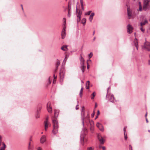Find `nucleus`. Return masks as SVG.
<instances>
[{
	"instance_id": "1",
	"label": "nucleus",
	"mask_w": 150,
	"mask_h": 150,
	"mask_svg": "<svg viewBox=\"0 0 150 150\" xmlns=\"http://www.w3.org/2000/svg\"><path fill=\"white\" fill-rule=\"evenodd\" d=\"M52 123L53 127V129L52 130V133L54 134H56L58 131V123L57 120L56 119L53 118Z\"/></svg>"
},
{
	"instance_id": "2",
	"label": "nucleus",
	"mask_w": 150,
	"mask_h": 150,
	"mask_svg": "<svg viewBox=\"0 0 150 150\" xmlns=\"http://www.w3.org/2000/svg\"><path fill=\"white\" fill-rule=\"evenodd\" d=\"M81 116L82 117V123L83 125L85 122L86 123H88L89 122V115L88 114L86 117H84V107H82L81 111Z\"/></svg>"
},
{
	"instance_id": "3",
	"label": "nucleus",
	"mask_w": 150,
	"mask_h": 150,
	"mask_svg": "<svg viewBox=\"0 0 150 150\" xmlns=\"http://www.w3.org/2000/svg\"><path fill=\"white\" fill-rule=\"evenodd\" d=\"M150 8V0H144V5L143 6V9L146 10L147 9Z\"/></svg>"
},
{
	"instance_id": "4",
	"label": "nucleus",
	"mask_w": 150,
	"mask_h": 150,
	"mask_svg": "<svg viewBox=\"0 0 150 150\" xmlns=\"http://www.w3.org/2000/svg\"><path fill=\"white\" fill-rule=\"evenodd\" d=\"M6 147V145L2 142V137L0 136V150H5Z\"/></svg>"
},
{
	"instance_id": "5",
	"label": "nucleus",
	"mask_w": 150,
	"mask_h": 150,
	"mask_svg": "<svg viewBox=\"0 0 150 150\" xmlns=\"http://www.w3.org/2000/svg\"><path fill=\"white\" fill-rule=\"evenodd\" d=\"M143 48L145 49L146 50L150 51V42H146L144 45Z\"/></svg>"
},
{
	"instance_id": "6",
	"label": "nucleus",
	"mask_w": 150,
	"mask_h": 150,
	"mask_svg": "<svg viewBox=\"0 0 150 150\" xmlns=\"http://www.w3.org/2000/svg\"><path fill=\"white\" fill-rule=\"evenodd\" d=\"M45 129V131H47V129L49 126H50L51 124L48 122V118L46 119V120L44 122Z\"/></svg>"
},
{
	"instance_id": "7",
	"label": "nucleus",
	"mask_w": 150,
	"mask_h": 150,
	"mask_svg": "<svg viewBox=\"0 0 150 150\" xmlns=\"http://www.w3.org/2000/svg\"><path fill=\"white\" fill-rule=\"evenodd\" d=\"M33 142L31 138L30 139L29 142L28 143V150H33V146L32 145Z\"/></svg>"
},
{
	"instance_id": "8",
	"label": "nucleus",
	"mask_w": 150,
	"mask_h": 150,
	"mask_svg": "<svg viewBox=\"0 0 150 150\" xmlns=\"http://www.w3.org/2000/svg\"><path fill=\"white\" fill-rule=\"evenodd\" d=\"M133 27L130 24H129L127 27V30L128 33L129 34L131 33L132 32Z\"/></svg>"
},
{
	"instance_id": "9",
	"label": "nucleus",
	"mask_w": 150,
	"mask_h": 150,
	"mask_svg": "<svg viewBox=\"0 0 150 150\" xmlns=\"http://www.w3.org/2000/svg\"><path fill=\"white\" fill-rule=\"evenodd\" d=\"M81 61L82 62L81 64V65L82 66V71L83 72L84 71V69L86 68V66H84V59L82 57H81Z\"/></svg>"
},
{
	"instance_id": "10",
	"label": "nucleus",
	"mask_w": 150,
	"mask_h": 150,
	"mask_svg": "<svg viewBox=\"0 0 150 150\" xmlns=\"http://www.w3.org/2000/svg\"><path fill=\"white\" fill-rule=\"evenodd\" d=\"M97 127L102 132L104 131V128L103 125L99 122H97L96 124Z\"/></svg>"
},
{
	"instance_id": "11",
	"label": "nucleus",
	"mask_w": 150,
	"mask_h": 150,
	"mask_svg": "<svg viewBox=\"0 0 150 150\" xmlns=\"http://www.w3.org/2000/svg\"><path fill=\"white\" fill-rule=\"evenodd\" d=\"M127 12L128 18L130 19L132 18V15L131 11L129 8H127Z\"/></svg>"
},
{
	"instance_id": "12",
	"label": "nucleus",
	"mask_w": 150,
	"mask_h": 150,
	"mask_svg": "<svg viewBox=\"0 0 150 150\" xmlns=\"http://www.w3.org/2000/svg\"><path fill=\"white\" fill-rule=\"evenodd\" d=\"M98 138L100 142V143L102 144H103L104 142V140L103 139V138L101 137V136L99 134L98 135Z\"/></svg>"
},
{
	"instance_id": "13",
	"label": "nucleus",
	"mask_w": 150,
	"mask_h": 150,
	"mask_svg": "<svg viewBox=\"0 0 150 150\" xmlns=\"http://www.w3.org/2000/svg\"><path fill=\"white\" fill-rule=\"evenodd\" d=\"M48 111L49 112H51L52 111V107L50 105V103L48 102L47 105Z\"/></svg>"
},
{
	"instance_id": "14",
	"label": "nucleus",
	"mask_w": 150,
	"mask_h": 150,
	"mask_svg": "<svg viewBox=\"0 0 150 150\" xmlns=\"http://www.w3.org/2000/svg\"><path fill=\"white\" fill-rule=\"evenodd\" d=\"M66 35L65 29H63L61 34L62 38V39H64Z\"/></svg>"
},
{
	"instance_id": "15",
	"label": "nucleus",
	"mask_w": 150,
	"mask_h": 150,
	"mask_svg": "<svg viewBox=\"0 0 150 150\" xmlns=\"http://www.w3.org/2000/svg\"><path fill=\"white\" fill-rule=\"evenodd\" d=\"M148 23V21L146 19H145L144 21H143L140 23V25L141 27H143L146 24Z\"/></svg>"
},
{
	"instance_id": "16",
	"label": "nucleus",
	"mask_w": 150,
	"mask_h": 150,
	"mask_svg": "<svg viewBox=\"0 0 150 150\" xmlns=\"http://www.w3.org/2000/svg\"><path fill=\"white\" fill-rule=\"evenodd\" d=\"M46 140V137L45 135H43L41 137L40 139V142L42 143L44 142Z\"/></svg>"
},
{
	"instance_id": "17",
	"label": "nucleus",
	"mask_w": 150,
	"mask_h": 150,
	"mask_svg": "<svg viewBox=\"0 0 150 150\" xmlns=\"http://www.w3.org/2000/svg\"><path fill=\"white\" fill-rule=\"evenodd\" d=\"M82 13L81 10L79 9H78L77 8H76L77 16H81Z\"/></svg>"
},
{
	"instance_id": "18",
	"label": "nucleus",
	"mask_w": 150,
	"mask_h": 150,
	"mask_svg": "<svg viewBox=\"0 0 150 150\" xmlns=\"http://www.w3.org/2000/svg\"><path fill=\"white\" fill-rule=\"evenodd\" d=\"M59 112L57 110H54V118L56 119V117L58 116Z\"/></svg>"
},
{
	"instance_id": "19",
	"label": "nucleus",
	"mask_w": 150,
	"mask_h": 150,
	"mask_svg": "<svg viewBox=\"0 0 150 150\" xmlns=\"http://www.w3.org/2000/svg\"><path fill=\"white\" fill-rule=\"evenodd\" d=\"M40 111L38 110L36 115H35V118H39L40 117Z\"/></svg>"
},
{
	"instance_id": "20",
	"label": "nucleus",
	"mask_w": 150,
	"mask_h": 150,
	"mask_svg": "<svg viewBox=\"0 0 150 150\" xmlns=\"http://www.w3.org/2000/svg\"><path fill=\"white\" fill-rule=\"evenodd\" d=\"M61 49L63 51H67V46L66 45L63 46L61 47Z\"/></svg>"
},
{
	"instance_id": "21",
	"label": "nucleus",
	"mask_w": 150,
	"mask_h": 150,
	"mask_svg": "<svg viewBox=\"0 0 150 150\" xmlns=\"http://www.w3.org/2000/svg\"><path fill=\"white\" fill-rule=\"evenodd\" d=\"M94 15V13H91V15L90 16L89 18V21L90 22H91L93 18V16Z\"/></svg>"
},
{
	"instance_id": "22",
	"label": "nucleus",
	"mask_w": 150,
	"mask_h": 150,
	"mask_svg": "<svg viewBox=\"0 0 150 150\" xmlns=\"http://www.w3.org/2000/svg\"><path fill=\"white\" fill-rule=\"evenodd\" d=\"M89 85H90V81H88L86 82V89H89Z\"/></svg>"
},
{
	"instance_id": "23",
	"label": "nucleus",
	"mask_w": 150,
	"mask_h": 150,
	"mask_svg": "<svg viewBox=\"0 0 150 150\" xmlns=\"http://www.w3.org/2000/svg\"><path fill=\"white\" fill-rule=\"evenodd\" d=\"M134 45H135V46L137 48V50H138V44H137V41L136 39V41H135L134 42Z\"/></svg>"
},
{
	"instance_id": "24",
	"label": "nucleus",
	"mask_w": 150,
	"mask_h": 150,
	"mask_svg": "<svg viewBox=\"0 0 150 150\" xmlns=\"http://www.w3.org/2000/svg\"><path fill=\"white\" fill-rule=\"evenodd\" d=\"M96 95V93L95 92H94L91 95V98L92 99H93L94 98L95 96Z\"/></svg>"
},
{
	"instance_id": "25",
	"label": "nucleus",
	"mask_w": 150,
	"mask_h": 150,
	"mask_svg": "<svg viewBox=\"0 0 150 150\" xmlns=\"http://www.w3.org/2000/svg\"><path fill=\"white\" fill-rule=\"evenodd\" d=\"M86 19L85 18H83L81 22L83 25H84L86 23Z\"/></svg>"
},
{
	"instance_id": "26",
	"label": "nucleus",
	"mask_w": 150,
	"mask_h": 150,
	"mask_svg": "<svg viewBox=\"0 0 150 150\" xmlns=\"http://www.w3.org/2000/svg\"><path fill=\"white\" fill-rule=\"evenodd\" d=\"M53 76H54V78L53 83L54 84L55 82L56 81L57 76H55V75L54 74L53 75Z\"/></svg>"
},
{
	"instance_id": "27",
	"label": "nucleus",
	"mask_w": 150,
	"mask_h": 150,
	"mask_svg": "<svg viewBox=\"0 0 150 150\" xmlns=\"http://www.w3.org/2000/svg\"><path fill=\"white\" fill-rule=\"evenodd\" d=\"M139 11H141L142 9V8L141 4V3L140 2H139Z\"/></svg>"
},
{
	"instance_id": "28",
	"label": "nucleus",
	"mask_w": 150,
	"mask_h": 150,
	"mask_svg": "<svg viewBox=\"0 0 150 150\" xmlns=\"http://www.w3.org/2000/svg\"><path fill=\"white\" fill-rule=\"evenodd\" d=\"M60 64V62L59 61H57V63H56V68H58V67H59V65Z\"/></svg>"
},
{
	"instance_id": "29",
	"label": "nucleus",
	"mask_w": 150,
	"mask_h": 150,
	"mask_svg": "<svg viewBox=\"0 0 150 150\" xmlns=\"http://www.w3.org/2000/svg\"><path fill=\"white\" fill-rule=\"evenodd\" d=\"M63 29H66V23L65 22H63Z\"/></svg>"
},
{
	"instance_id": "30",
	"label": "nucleus",
	"mask_w": 150,
	"mask_h": 150,
	"mask_svg": "<svg viewBox=\"0 0 150 150\" xmlns=\"http://www.w3.org/2000/svg\"><path fill=\"white\" fill-rule=\"evenodd\" d=\"M71 10L70 9L68 10V16L69 17H70L71 16Z\"/></svg>"
},
{
	"instance_id": "31",
	"label": "nucleus",
	"mask_w": 150,
	"mask_h": 150,
	"mask_svg": "<svg viewBox=\"0 0 150 150\" xmlns=\"http://www.w3.org/2000/svg\"><path fill=\"white\" fill-rule=\"evenodd\" d=\"M77 16V22H79L81 20V16Z\"/></svg>"
},
{
	"instance_id": "32",
	"label": "nucleus",
	"mask_w": 150,
	"mask_h": 150,
	"mask_svg": "<svg viewBox=\"0 0 150 150\" xmlns=\"http://www.w3.org/2000/svg\"><path fill=\"white\" fill-rule=\"evenodd\" d=\"M83 89V88H81V89L80 91V95L81 97L82 96V93Z\"/></svg>"
},
{
	"instance_id": "33",
	"label": "nucleus",
	"mask_w": 150,
	"mask_h": 150,
	"mask_svg": "<svg viewBox=\"0 0 150 150\" xmlns=\"http://www.w3.org/2000/svg\"><path fill=\"white\" fill-rule=\"evenodd\" d=\"M94 149V147H90L88 148L87 150H93Z\"/></svg>"
},
{
	"instance_id": "34",
	"label": "nucleus",
	"mask_w": 150,
	"mask_h": 150,
	"mask_svg": "<svg viewBox=\"0 0 150 150\" xmlns=\"http://www.w3.org/2000/svg\"><path fill=\"white\" fill-rule=\"evenodd\" d=\"M111 97H112V98L111 99H112V100L110 99V100L111 102H114V96L113 95H111Z\"/></svg>"
},
{
	"instance_id": "35",
	"label": "nucleus",
	"mask_w": 150,
	"mask_h": 150,
	"mask_svg": "<svg viewBox=\"0 0 150 150\" xmlns=\"http://www.w3.org/2000/svg\"><path fill=\"white\" fill-rule=\"evenodd\" d=\"M88 61H91V60H90V59H89L87 61V68H88V69L89 68V64H88Z\"/></svg>"
},
{
	"instance_id": "36",
	"label": "nucleus",
	"mask_w": 150,
	"mask_h": 150,
	"mask_svg": "<svg viewBox=\"0 0 150 150\" xmlns=\"http://www.w3.org/2000/svg\"><path fill=\"white\" fill-rule=\"evenodd\" d=\"M64 73L63 71H60V77H62V76L64 75Z\"/></svg>"
},
{
	"instance_id": "37",
	"label": "nucleus",
	"mask_w": 150,
	"mask_h": 150,
	"mask_svg": "<svg viewBox=\"0 0 150 150\" xmlns=\"http://www.w3.org/2000/svg\"><path fill=\"white\" fill-rule=\"evenodd\" d=\"M93 54L92 52H91L89 54V58L90 59L93 56Z\"/></svg>"
},
{
	"instance_id": "38",
	"label": "nucleus",
	"mask_w": 150,
	"mask_h": 150,
	"mask_svg": "<svg viewBox=\"0 0 150 150\" xmlns=\"http://www.w3.org/2000/svg\"><path fill=\"white\" fill-rule=\"evenodd\" d=\"M140 29L141 30L143 33H144V29L142 27H141L140 28Z\"/></svg>"
},
{
	"instance_id": "39",
	"label": "nucleus",
	"mask_w": 150,
	"mask_h": 150,
	"mask_svg": "<svg viewBox=\"0 0 150 150\" xmlns=\"http://www.w3.org/2000/svg\"><path fill=\"white\" fill-rule=\"evenodd\" d=\"M80 2L81 5V6H82L83 5V0H80Z\"/></svg>"
},
{
	"instance_id": "40",
	"label": "nucleus",
	"mask_w": 150,
	"mask_h": 150,
	"mask_svg": "<svg viewBox=\"0 0 150 150\" xmlns=\"http://www.w3.org/2000/svg\"><path fill=\"white\" fill-rule=\"evenodd\" d=\"M124 135H125V140H127V133H125V134H124Z\"/></svg>"
},
{
	"instance_id": "41",
	"label": "nucleus",
	"mask_w": 150,
	"mask_h": 150,
	"mask_svg": "<svg viewBox=\"0 0 150 150\" xmlns=\"http://www.w3.org/2000/svg\"><path fill=\"white\" fill-rule=\"evenodd\" d=\"M126 127H124V134H125V133H126Z\"/></svg>"
},
{
	"instance_id": "42",
	"label": "nucleus",
	"mask_w": 150,
	"mask_h": 150,
	"mask_svg": "<svg viewBox=\"0 0 150 150\" xmlns=\"http://www.w3.org/2000/svg\"><path fill=\"white\" fill-rule=\"evenodd\" d=\"M71 6L70 5V4H69H69H68V10H69V9H70L71 10Z\"/></svg>"
},
{
	"instance_id": "43",
	"label": "nucleus",
	"mask_w": 150,
	"mask_h": 150,
	"mask_svg": "<svg viewBox=\"0 0 150 150\" xmlns=\"http://www.w3.org/2000/svg\"><path fill=\"white\" fill-rule=\"evenodd\" d=\"M91 12V11H89L86 14L87 15H90Z\"/></svg>"
},
{
	"instance_id": "44",
	"label": "nucleus",
	"mask_w": 150,
	"mask_h": 150,
	"mask_svg": "<svg viewBox=\"0 0 150 150\" xmlns=\"http://www.w3.org/2000/svg\"><path fill=\"white\" fill-rule=\"evenodd\" d=\"M67 55H66V56H65V57L64 58V59L63 62H66V60H67Z\"/></svg>"
},
{
	"instance_id": "45",
	"label": "nucleus",
	"mask_w": 150,
	"mask_h": 150,
	"mask_svg": "<svg viewBox=\"0 0 150 150\" xmlns=\"http://www.w3.org/2000/svg\"><path fill=\"white\" fill-rule=\"evenodd\" d=\"M51 83V81L50 80V78H49V82H48V83L47 85H50Z\"/></svg>"
},
{
	"instance_id": "46",
	"label": "nucleus",
	"mask_w": 150,
	"mask_h": 150,
	"mask_svg": "<svg viewBox=\"0 0 150 150\" xmlns=\"http://www.w3.org/2000/svg\"><path fill=\"white\" fill-rule=\"evenodd\" d=\"M38 150H42V149L40 147H38L37 149Z\"/></svg>"
},
{
	"instance_id": "47",
	"label": "nucleus",
	"mask_w": 150,
	"mask_h": 150,
	"mask_svg": "<svg viewBox=\"0 0 150 150\" xmlns=\"http://www.w3.org/2000/svg\"><path fill=\"white\" fill-rule=\"evenodd\" d=\"M100 111L99 110H98V112H97V115H98V116L99 115H100Z\"/></svg>"
},
{
	"instance_id": "48",
	"label": "nucleus",
	"mask_w": 150,
	"mask_h": 150,
	"mask_svg": "<svg viewBox=\"0 0 150 150\" xmlns=\"http://www.w3.org/2000/svg\"><path fill=\"white\" fill-rule=\"evenodd\" d=\"M102 148L103 150H105V146H102Z\"/></svg>"
},
{
	"instance_id": "49",
	"label": "nucleus",
	"mask_w": 150,
	"mask_h": 150,
	"mask_svg": "<svg viewBox=\"0 0 150 150\" xmlns=\"http://www.w3.org/2000/svg\"><path fill=\"white\" fill-rule=\"evenodd\" d=\"M63 21L64 22H66V19L65 18H64L63 19Z\"/></svg>"
},
{
	"instance_id": "50",
	"label": "nucleus",
	"mask_w": 150,
	"mask_h": 150,
	"mask_svg": "<svg viewBox=\"0 0 150 150\" xmlns=\"http://www.w3.org/2000/svg\"><path fill=\"white\" fill-rule=\"evenodd\" d=\"M129 148L130 149H131V150H132V146L131 145H129Z\"/></svg>"
},
{
	"instance_id": "51",
	"label": "nucleus",
	"mask_w": 150,
	"mask_h": 150,
	"mask_svg": "<svg viewBox=\"0 0 150 150\" xmlns=\"http://www.w3.org/2000/svg\"><path fill=\"white\" fill-rule=\"evenodd\" d=\"M79 108V107L78 105H77L76 107V110H78Z\"/></svg>"
},
{
	"instance_id": "52",
	"label": "nucleus",
	"mask_w": 150,
	"mask_h": 150,
	"mask_svg": "<svg viewBox=\"0 0 150 150\" xmlns=\"http://www.w3.org/2000/svg\"><path fill=\"white\" fill-rule=\"evenodd\" d=\"M57 69L58 68H56V69H55V72H56L57 71Z\"/></svg>"
},
{
	"instance_id": "53",
	"label": "nucleus",
	"mask_w": 150,
	"mask_h": 150,
	"mask_svg": "<svg viewBox=\"0 0 150 150\" xmlns=\"http://www.w3.org/2000/svg\"><path fill=\"white\" fill-rule=\"evenodd\" d=\"M97 107V103H95V108H96V107Z\"/></svg>"
},
{
	"instance_id": "54",
	"label": "nucleus",
	"mask_w": 150,
	"mask_h": 150,
	"mask_svg": "<svg viewBox=\"0 0 150 150\" xmlns=\"http://www.w3.org/2000/svg\"><path fill=\"white\" fill-rule=\"evenodd\" d=\"M83 5L82 6H81V8H82V9L83 10H84V8H83Z\"/></svg>"
},
{
	"instance_id": "55",
	"label": "nucleus",
	"mask_w": 150,
	"mask_h": 150,
	"mask_svg": "<svg viewBox=\"0 0 150 150\" xmlns=\"http://www.w3.org/2000/svg\"><path fill=\"white\" fill-rule=\"evenodd\" d=\"M146 121L147 123L148 122V121L147 118H146Z\"/></svg>"
},
{
	"instance_id": "56",
	"label": "nucleus",
	"mask_w": 150,
	"mask_h": 150,
	"mask_svg": "<svg viewBox=\"0 0 150 150\" xmlns=\"http://www.w3.org/2000/svg\"><path fill=\"white\" fill-rule=\"evenodd\" d=\"M94 115V113L92 115V117H93Z\"/></svg>"
},
{
	"instance_id": "57",
	"label": "nucleus",
	"mask_w": 150,
	"mask_h": 150,
	"mask_svg": "<svg viewBox=\"0 0 150 150\" xmlns=\"http://www.w3.org/2000/svg\"><path fill=\"white\" fill-rule=\"evenodd\" d=\"M98 117V115H97L96 117V118H97Z\"/></svg>"
},
{
	"instance_id": "58",
	"label": "nucleus",
	"mask_w": 150,
	"mask_h": 150,
	"mask_svg": "<svg viewBox=\"0 0 150 150\" xmlns=\"http://www.w3.org/2000/svg\"><path fill=\"white\" fill-rule=\"evenodd\" d=\"M149 64H150V61H149Z\"/></svg>"
},
{
	"instance_id": "59",
	"label": "nucleus",
	"mask_w": 150,
	"mask_h": 150,
	"mask_svg": "<svg viewBox=\"0 0 150 150\" xmlns=\"http://www.w3.org/2000/svg\"><path fill=\"white\" fill-rule=\"evenodd\" d=\"M147 113H146V114L145 115V116L146 117L147 116Z\"/></svg>"
},
{
	"instance_id": "60",
	"label": "nucleus",
	"mask_w": 150,
	"mask_h": 150,
	"mask_svg": "<svg viewBox=\"0 0 150 150\" xmlns=\"http://www.w3.org/2000/svg\"><path fill=\"white\" fill-rule=\"evenodd\" d=\"M95 39H96L95 37H94V39H93V40H95Z\"/></svg>"
},
{
	"instance_id": "61",
	"label": "nucleus",
	"mask_w": 150,
	"mask_h": 150,
	"mask_svg": "<svg viewBox=\"0 0 150 150\" xmlns=\"http://www.w3.org/2000/svg\"><path fill=\"white\" fill-rule=\"evenodd\" d=\"M22 8V10L23 11V7H22V8Z\"/></svg>"
},
{
	"instance_id": "62",
	"label": "nucleus",
	"mask_w": 150,
	"mask_h": 150,
	"mask_svg": "<svg viewBox=\"0 0 150 150\" xmlns=\"http://www.w3.org/2000/svg\"><path fill=\"white\" fill-rule=\"evenodd\" d=\"M108 95H107L106 96V98H108Z\"/></svg>"
},
{
	"instance_id": "63",
	"label": "nucleus",
	"mask_w": 150,
	"mask_h": 150,
	"mask_svg": "<svg viewBox=\"0 0 150 150\" xmlns=\"http://www.w3.org/2000/svg\"><path fill=\"white\" fill-rule=\"evenodd\" d=\"M99 148H102V147H101V146H99Z\"/></svg>"
},
{
	"instance_id": "64",
	"label": "nucleus",
	"mask_w": 150,
	"mask_h": 150,
	"mask_svg": "<svg viewBox=\"0 0 150 150\" xmlns=\"http://www.w3.org/2000/svg\"><path fill=\"white\" fill-rule=\"evenodd\" d=\"M148 131H149V132H150V130H149Z\"/></svg>"
}]
</instances>
